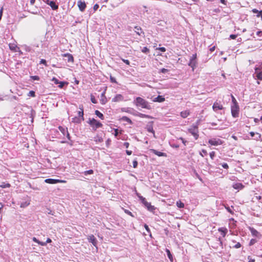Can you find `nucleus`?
<instances>
[{"mask_svg": "<svg viewBox=\"0 0 262 262\" xmlns=\"http://www.w3.org/2000/svg\"><path fill=\"white\" fill-rule=\"evenodd\" d=\"M133 103L138 108L141 107L142 108H145L148 110L152 109V107L150 103L145 99L140 97H136L134 100Z\"/></svg>", "mask_w": 262, "mask_h": 262, "instance_id": "nucleus-1", "label": "nucleus"}, {"mask_svg": "<svg viewBox=\"0 0 262 262\" xmlns=\"http://www.w3.org/2000/svg\"><path fill=\"white\" fill-rule=\"evenodd\" d=\"M188 131L194 137L195 140L199 138V135L198 123L193 124L188 129Z\"/></svg>", "mask_w": 262, "mask_h": 262, "instance_id": "nucleus-2", "label": "nucleus"}, {"mask_svg": "<svg viewBox=\"0 0 262 262\" xmlns=\"http://www.w3.org/2000/svg\"><path fill=\"white\" fill-rule=\"evenodd\" d=\"M188 64L189 67H190L192 68L193 71L198 66L196 53L192 54V55L190 57L189 62L188 63Z\"/></svg>", "mask_w": 262, "mask_h": 262, "instance_id": "nucleus-3", "label": "nucleus"}, {"mask_svg": "<svg viewBox=\"0 0 262 262\" xmlns=\"http://www.w3.org/2000/svg\"><path fill=\"white\" fill-rule=\"evenodd\" d=\"M88 123L91 125L93 128V129L94 130H96L97 128L102 126V124L94 118H90Z\"/></svg>", "mask_w": 262, "mask_h": 262, "instance_id": "nucleus-4", "label": "nucleus"}, {"mask_svg": "<svg viewBox=\"0 0 262 262\" xmlns=\"http://www.w3.org/2000/svg\"><path fill=\"white\" fill-rule=\"evenodd\" d=\"M231 114L233 117L236 118L239 115V106L238 104L231 105Z\"/></svg>", "mask_w": 262, "mask_h": 262, "instance_id": "nucleus-5", "label": "nucleus"}, {"mask_svg": "<svg viewBox=\"0 0 262 262\" xmlns=\"http://www.w3.org/2000/svg\"><path fill=\"white\" fill-rule=\"evenodd\" d=\"M208 143L211 145L217 146L222 145L223 141L220 139L213 138L209 140Z\"/></svg>", "mask_w": 262, "mask_h": 262, "instance_id": "nucleus-6", "label": "nucleus"}, {"mask_svg": "<svg viewBox=\"0 0 262 262\" xmlns=\"http://www.w3.org/2000/svg\"><path fill=\"white\" fill-rule=\"evenodd\" d=\"M43 1L49 5L53 10H56L58 9V5L55 1H50L49 0H43Z\"/></svg>", "mask_w": 262, "mask_h": 262, "instance_id": "nucleus-7", "label": "nucleus"}, {"mask_svg": "<svg viewBox=\"0 0 262 262\" xmlns=\"http://www.w3.org/2000/svg\"><path fill=\"white\" fill-rule=\"evenodd\" d=\"M79 108L80 109V111L78 112V116L80 118H77L76 117L74 119H75V120L74 121V122H75L76 123H80L81 121L84 120L83 110L82 106H81V107H80V106Z\"/></svg>", "mask_w": 262, "mask_h": 262, "instance_id": "nucleus-8", "label": "nucleus"}, {"mask_svg": "<svg viewBox=\"0 0 262 262\" xmlns=\"http://www.w3.org/2000/svg\"><path fill=\"white\" fill-rule=\"evenodd\" d=\"M77 5L79 10L81 12H83L85 10L86 7L85 2L82 1L81 0H79L78 1Z\"/></svg>", "mask_w": 262, "mask_h": 262, "instance_id": "nucleus-9", "label": "nucleus"}, {"mask_svg": "<svg viewBox=\"0 0 262 262\" xmlns=\"http://www.w3.org/2000/svg\"><path fill=\"white\" fill-rule=\"evenodd\" d=\"M212 108L214 112H217L218 110H223L224 107L220 102L215 101L213 104Z\"/></svg>", "mask_w": 262, "mask_h": 262, "instance_id": "nucleus-10", "label": "nucleus"}, {"mask_svg": "<svg viewBox=\"0 0 262 262\" xmlns=\"http://www.w3.org/2000/svg\"><path fill=\"white\" fill-rule=\"evenodd\" d=\"M88 239L89 242L90 243H91L94 246H97V240L93 235L89 236L88 238Z\"/></svg>", "mask_w": 262, "mask_h": 262, "instance_id": "nucleus-11", "label": "nucleus"}, {"mask_svg": "<svg viewBox=\"0 0 262 262\" xmlns=\"http://www.w3.org/2000/svg\"><path fill=\"white\" fill-rule=\"evenodd\" d=\"M153 122L150 121L148 123V124L146 125V129L148 132L152 133L155 136V132L153 129Z\"/></svg>", "mask_w": 262, "mask_h": 262, "instance_id": "nucleus-12", "label": "nucleus"}, {"mask_svg": "<svg viewBox=\"0 0 262 262\" xmlns=\"http://www.w3.org/2000/svg\"><path fill=\"white\" fill-rule=\"evenodd\" d=\"M150 151L151 153L154 154L155 155H156L159 157H166V156H167L166 153L159 151L154 149H151L150 150Z\"/></svg>", "mask_w": 262, "mask_h": 262, "instance_id": "nucleus-13", "label": "nucleus"}, {"mask_svg": "<svg viewBox=\"0 0 262 262\" xmlns=\"http://www.w3.org/2000/svg\"><path fill=\"white\" fill-rule=\"evenodd\" d=\"M123 99L124 97L121 94H117L113 98L112 101L113 102H119L123 101Z\"/></svg>", "mask_w": 262, "mask_h": 262, "instance_id": "nucleus-14", "label": "nucleus"}, {"mask_svg": "<svg viewBox=\"0 0 262 262\" xmlns=\"http://www.w3.org/2000/svg\"><path fill=\"white\" fill-rule=\"evenodd\" d=\"M133 115L134 116H138L140 118H148V119L152 118L150 116H149L148 115L144 114L138 112L137 111H136L135 113L133 114Z\"/></svg>", "mask_w": 262, "mask_h": 262, "instance_id": "nucleus-15", "label": "nucleus"}, {"mask_svg": "<svg viewBox=\"0 0 262 262\" xmlns=\"http://www.w3.org/2000/svg\"><path fill=\"white\" fill-rule=\"evenodd\" d=\"M62 56L64 57H66L67 59H66V60H67L68 62H73L74 61V58L72 54L70 53H65L62 55Z\"/></svg>", "mask_w": 262, "mask_h": 262, "instance_id": "nucleus-16", "label": "nucleus"}, {"mask_svg": "<svg viewBox=\"0 0 262 262\" xmlns=\"http://www.w3.org/2000/svg\"><path fill=\"white\" fill-rule=\"evenodd\" d=\"M262 70L260 68L255 69V73L256 74V77L259 80H262Z\"/></svg>", "mask_w": 262, "mask_h": 262, "instance_id": "nucleus-17", "label": "nucleus"}, {"mask_svg": "<svg viewBox=\"0 0 262 262\" xmlns=\"http://www.w3.org/2000/svg\"><path fill=\"white\" fill-rule=\"evenodd\" d=\"M45 182L47 183L54 184H56L58 182H60V181L57 179H47L45 180Z\"/></svg>", "mask_w": 262, "mask_h": 262, "instance_id": "nucleus-18", "label": "nucleus"}, {"mask_svg": "<svg viewBox=\"0 0 262 262\" xmlns=\"http://www.w3.org/2000/svg\"><path fill=\"white\" fill-rule=\"evenodd\" d=\"M121 111L122 112H126V113H130V114H133H133H135V112H136V111L135 110H134L132 108H130V107L122 108H121Z\"/></svg>", "mask_w": 262, "mask_h": 262, "instance_id": "nucleus-19", "label": "nucleus"}, {"mask_svg": "<svg viewBox=\"0 0 262 262\" xmlns=\"http://www.w3.org/2000/svg\"><path fill=\"white\" fill-rule=\"evenodd\" d=\"M152 100L154 102H162L165 101V98L163 96L159 95Z\"/></svg>", "mask_w": 262, "mask_h": 262, "instance_id": "nucleus-20", "label": "nucleus"}, {"mask_svg": "<svg viewBox=\"0 0 262 262\" xmlns=\"http://www.w3.org/2000/svg\"><path fill=\"white\" fill-rule=\"evenodd\" d=\"M249 134L252 138H254V139L257 140H258L261 137L260 134L253 132H250Z\"/></svg>", "mask_w": 262, "mask_h": 262, "instance_id": "nucleus-21", "label": "nucleus"}, {"mask_svg": "<svg viewBox=\"0 0 262 262\" xmlns=\"http://www.w3.org/2000/svg\"><path fill=\"white\" fill-rule=\"evenodd\" d=\"M249 229L252 235L254 236L258 237L260 234V233L256 229L252 227H250Z\"/></svg>", "mask_w": 262, "mask_h": 262, "instance_id": "nucleus-22", "label": "nucleus"}, {"mask_svg": "<svg viewBox=\"0 0 262 262\" xmlns=\"http://www.w3.org/2000/svg\"><path fill=\"white\" fill-rule=\"evenodd\" d=\"M190 115L189 110L184 111L181 112L180 115L183 118H187Z\"/></svg>", "mask_w": 262, "mask_h": 262, "instance_id": "nucleus-23", "label": "nucleus"}, {"mask_svg": "<svg viewBox=\"0 0 262 262\" xmlns=\"http://www.w3.org/2000/svg\"><path fill=\"white\" fill-rule=\"evenodd\" d=\"M218 231L221 233L223 237H225L227 233L228 230L226 228L222 227L219 228Z\"/></svg>", "mask_w": 262, "mask_h": 262, "instance_id": "nucleus-24", "label": "nucleus"}, {"mask_svg": "<svg viewBox=\"0 0 262 262\" xmlns=\"http://www.w3.org/2000/svg\"><path fill=\"white\" fill-rule=\"evenodd\" d=\"M59 130L61 132L63 135L65 136L66 134L68 132V128L66 127H63L61 126H59L58 127Z\"/></svg>", "mask_w": 262, "mask_h": 262, "instance_id": "nucleus-25", "label": "nucleus"}, {"mask_svg": "<svg viewBox=\"0 0 262 262\" xmlns=\"http://www.w3.org/2000/svg\"><path fill=\"white\" fill-rule=\"evenodd\" d=\"M135 32L139 35H142L144 34V32L142 31V29L140 27L136 26L135 27Z\"/></svg>", "mask_w": 262, "mask_h": 262, "instance_id": "nucleus-26", "label": "nucleus"}, {"mask_svg": "<svg viewBox=\"0 0 262 262\" xmlns=\"http://www.w3.org/2000/svg\"><path fill=\"white\" fill-rule=\"evenodd\" d=\"M165 251L167 253V256L169 258L170 261L171 262H173V256H172V254L171 253L170 250L168 249H166Z\"/></svg>", "mask_w": 262, "mask_h": 262, "instance_id": "nucleus-27", "label": "nucleus"}, {"mask_svg": "<svg viewBox=\"0 0 262 262\" xmlns=\"http://www.w3.org/2000/svg\"><path fill=\"white\" fill-rule=\"evenodd\" d=\"M121 120L122 121L127 122L128 123H129L130 125H132L133 124V122H132V121L129 118H128L126 116H123L121 118Z\"/></svg>", "mask_w": 262, "mask_h": 262, "instance_id": "nucleus-28", "label": "nucleus"}, {"mask_svg": "<svg viewBox=\"0 0 262 262\" xmlns=\"http://www.w3.org/2000/svg\"><path fill=\"white\" fill-rule=\"evenodd\" d=\"M244 186L242 183H236L233 185V188L235 189H242Z\"/></svg>", "mask_w": 262, "mask_h": 262, "instance_id": "nucleus-29", "label": "nucleus"}, {"mask_svg": "<svg viewBox=\"0 0 262 262\" xmlns=\"http://www.w3.org/2000/svg\"><path fill=\"white\" fill-rule=\"evenodd\" d=\"M95 114L96 115H97L99 118H100L101 119L103 120L104 119V116L99 111L96 110L95 112Z\"/></svg>", "mask_w": 262, "mask_h": 262, "instance_id": "nucleus-30", "label": "nucleus"}, {"mask_svg": "<svg viewBox=\"0 0 262 262\" xmlns=\"http://www.w3.org/2000/svg\"><path fill=\"white\" fill-rule=\"evenodd\" d=\"M11 186L10 184L8 183L2 182L0 185V187L3 188H9Z\"/></svg>", "mask_w": 262, "mask_h": 262, "instance_id": "nucleus-31", "label": "nucleus"}, {"mask_svg": "<svg viewBox=\"0 0 262 262\" xmlns=\"http://www.w3.org/2000/svg\"><path fill=\"white\" fill-rule=\"evenodd\" d=\"M177 206L179 208H183L184 207V204L181 201H178L176 203Z\"/></svg>", "mask_w": 262, "mask_h": 262, "instance_id": "nucleus-32", "label": "nucleus"}, {"mask_svg": "<svg viewBox=\"0 0 262 262\" xmlns=\"http://www.w3.org/2000/svg\"><path fill=\"white\" fill-rule=\"evenodd\" d=\"M58 84V87L60 89H62L64 87V85H68V83L66 81H59V83Z\"/></svg>", "mask_w": 262, "mask_h": 262, "instance_id": "nucleus-33", "label": "nucleus"}, {"mask_svg": "<svg viewBox=\"0 0 262 262\" xmlns=\"http://www.w3.org/2000/svg\"><path fill=\"white\" fill-rule=\"evenodd\" d=\"M141 51H142V52H143L144 53L148 54L149 53V49L148 48H147L146 47H144L141 50Z\"/></svg>", "mask_w": 262, "mask_h": 262, "instance_id": "nucleus-34", "label": "nucleus"}, {"mask_svg": "<svg viewBox=\"0 0 262 262\" xmlns=\"http://www.w3.org/2000/svg\"><path fill=\"white\" fill-rule=\"evenodd\" d=\"M94 173V171L92 169H90L89 170H86L84 171L83 174L85 176H87L88 174H92Z\"/></svg>", "mask_w": 262, "mask_h": 262, "instance_id": "nucleus-35", "label": "nucleus"}, {"mask_svg": "<svg viewBox=\"0 0 262 262\" xmlns=\"http://www.w3.org/2000/svg\"><path fill=\"white\" fill-rule=\"evenodd\" d=\"M91 101H92V103H93L94 104H96L97 103V100L96 99L95 97L93 95H91Z\"/></svg>", "mask_w": 262, "mask_h": 262, "instance_id": "nucleus-36", "label": "nucleus"}, {"mask_svg": "<svg viewBox=\"0 0 262 262\" xmlns=\"http://www.w3.org/2000/svg\"><path fill=\"white\" fill-rule=\"evenodd\" d=\"M156 209V207L154 206H152L151 205V204H149V208H148V210L154 212V210Z\"/></svg>", "mask_w": 262, "mask_h": 262, "instance_id": "nucleus-37", "label": "nucleus"}, {"mask_svg": "<svg viewBox=\"0 0 262 262\" xmlns=\"http://www.w3.org/2000/svg\"><path fill=\"white\" fill-rule=\"evenodd\" d=\"M28 96L34 97H35V93L33 91H30L28 95Z\"/></svg>", "mask_w": 262, "mask_h": 262, "instance_id": "nucleus-38", "label": "nucleus"}, {"mask_svg": "<svg viewBox=\"0 0 262 262\" xmlns=\"http://www.w3.org/2000/svg\"><path fill=\"white\" fill-rule=\"evenodd\" d=\"M231 98H232V105L238 104V103L236 101L235 98H234V97L232 95H231Z\"/></svg>", "mask_w": 262, "mask_h": 262, "instance_id": "nucleus-39", "label": "nucleus"}, {"mask_svg": "<svg viewBox=\"0 0 262 262\" xmlns=\"http://www.w3.org/2000/svg\"><path fill=\"white\" fill-rule=\"evenodd\" d=\"M107 100H106V98L105 97H104V98H101V100H100V102H101V103L102 104H104L106 103Z\"/></svg>", "mask_w": 262, "mask_h": 262, "instance_id": "nucleus-40", "label": "nucleus"}, {"mask_svg": "<svg viewBox=\"0 0 262 262\" xmlns=\"http://www.w3.org/2000/svg\"><path fill=\"white\" fill-rule=\"evenodd\" d=\"M52 81L54 82L55 84H58L59 83V81L55 77H53Z\"/></svg>", "mask_w": 262, "mask_h": 262, "instance_id": "nucleus-41", "label": "nucleus"}, {"mask_svg": "<svg viewBox=\"0 0 262 262\" xmlns=\"http://www.w3.org/2000/svg\"><path fill=\"white\" fill-rule=\"evenodd\" d=\"M168 69H165V68H162L160 70L159 73H167L168 72Z\"/></svg>", "mask_w": 262, "mask_h": 262, "instance_id": "nucleus-42", "label": "nucleus"}, {"mask_svg": "<svg viewBox=\"0 0 262 262\" xmlns=\"http://www.w3.org/2000/svg\"><path fill=\"white\" fill-rule=\"evenodd\" d=\"M241 247V244L239 243H237L235 245L233 246L232 247L235 249L239 248Z\"/></svg>", "mask_w": 262, "mask_h": 262, "instance_id": "nucleus-43", "label": "nucleus"}, {"mask_svg": "<svg viewBox=\"0 0 262 262\" xmlns=\"http://www.w3.org/2000/svg\"><path fill=\"white\" fill-rule=\"evenodd\" d=\"M70 142H67V141H62L61 142V143H68L69 144H70L71 146H72L73 144V141L71 139V141H69Z\"/></svg>", "mask_w": 262, "mask_h": 262, "instance_id": "nucleus-44", "label": "nucleus"}, {"mask_svg": "<svg viewBox=\"0 0 262 262\" xmlns=\"http://www.w3.org/2000/svg\"><path fill=\"white\" fill-rule=\"evenodd\" d=\"M31 78L34 80H39V77L38 76H31Z\"/></svg>", "mask_w": 262, "mask_h": 262, "instance_id": "nucleus-45", "label": "nucleus"}, {"mask_svg": "<svg viewBox=\"0 0 262 262\" xmlns=\"http://www.w3.org/2000/svg\"><path fill=\"white\" fill-rule=\"evenodd\" d=\"M179 139L181 140L183 143V144L186 146V143L187 142V141L186 140H185L184 138H183L182 137H180L179 138Z\"/></svg>", "mask_w": 262, "mask_h": 262, "instance_id": "nucleus-46", "label": "nucleus"}, {"mask_svg": "<svg viewBox=\"0 0 262 262\" xmlns=\"http://www.w3.org/2000/svg\"><path fill=\"white\" fill-rule=\"evenodd\" d=\"M133 166L134 168H136L138 166V161L137 160H134L133 162Z\"/></svg>", "mask_w": 262, "mask_h": 262, "instance_id": "nucleus-47", "label": "nucleus"}, {"mask_svg": "<svg viewBox=\"0 0 262 262\" xmlns=\"http://www.w3.org/2000/svg\"><path fill=\"white\" fill-rule=\"evenodd\" d=\"M110 80L113 83H117V81H116L115 78L112 76H110Z\"/></svg>", "mask_w": 262, "mask_h": 262, "instance_id": "nucleus-48", "label": "nucleus"}, {"mask_svg": "<svg viewBox=\"0 0 262 262\" xmlns=\"http://www.w3.org/2000/svg\"><path fill=\"white\" fill-rule=\"evenodd\" d=\"M215 152L214 151H212L210 152L209 155L211 159H213L215 156Z\"/></svg>", "mask_w": 262, "mask_h": 262, "instance_id": "nucleus-49", "label": "nucleus"}, {"mask_svg": "<svg viewBox=\"0 0 262 262\" xmlns=\"http://www.w3.org/2000/svg\"><path fill=\"white\" fill-rule=\"evenodd\" d=\"M171 147L174 148H178L179 147V145L177 144H170Z\"/></svg>", "mask_w": 262, "mask_h": 262, "instance_id": "nucleus-50", "label": "nucleus"}, {"mask_svg": "<svg viewBox=\"0 0 262 262\" xmlns=\"http://www.w3.org/2000/svg\"><path fill=\"white\" fill-rule=\"evenodd\" d=\"M157 50H158L162 52H164L166 51V49L164 47H160V48H157Z\"/></svg>", "mask_w": 262, "mask_h": 262, "instance_id": "nucleus-51", "label": "nucleus"}, {"mask_svg": "<svg viewBox=\"0 0 262 262\" xmlns=\"http://www.w3.org/2000/svg\"><path fill=\"white\" fill-rule=\"evenodd\" d=\"M225 208L229 212H230L231 214H233V211L230 209V208L229 206H225Z\"/></svg>", "mask_w": 262, "mask_h": 262, "instance_id": "nucleus-52", "label": "nucleus"}, {"mask_svg": "<svg viewBox=\"0 0 262 262\" xmlns=\"http://www.w3.org/2000/svg\"><path fill=\"white\" fill-rule=\"evenodd\" d=\"M222 166L225 169H228L229 168L228 165L226 163H223Z\"/></svg>", "mask_w": 262, "mask_h": 262, "instance_id": "nucleus-53", "label": "nucleus"}, {"mask_svg": "<svg viewBox=\"0 0 262 262\" xmlns=\"http://www.w3.org/2000/svg\"><path fill=\"white\" fill-rule=\"evenodd\" d=\"M40 64H43L46 66H47V61L45 59H41V60L40 61Z\"/></svg>", "mask_w": 262, "mask_h": 262, "instance_id": "nucleus-54", "label": "nucleus"}, {"mask_svg": "<svg viewBox=\"0 0 262 262\" xmlns=\"http://www.w3.org/2000/svg\"><path fill=\"white\" fill-rule=\"evenodd\" d=\"M9 47H10V50L12 51H15V49H16V48H17V47L15 45H11V46H10Z\"/></svg>", "mask_w": 262, "mask_h": 262, "instance_id": "nucleus-55", "label": "nucleus"}, {"mask_svg": "<svg viewBox=\"0 0 262 262\" xmlns=\"http://www.w3.org/2000/svg\"><path fill=\"white\" fill-rule=\"evenodd\" d=\"M142 203L144 204L145 207H146L147 205H149V204H150V203L147 202L146 201V199H145V201H142Z\"/></svg>", "mask_w": 262, "mask_h": 262, "instance_id": "nucleus-56", "label": "nucleus"}, {"mask_svg": "<svg viewBox=\"0 0 262 262\" xmlns=\"http://www.w3.org/2000/svg\"><path fill=\"white\" fill-rule=\"evenodd\" d=\"M256 242V240L254 239H251L250 243H249V245L250 246H252Z\"/></svg>", "mask_w": 262, "mask_h": 262, "instance_id": "nucleus-57", "label": "nucleus"}, {"mask_svg": "<svg viewBox=\"0 0 262 262\" xmlns=\"http://www.w3.org/2000/svg\"><path fill=\"white\" fill-rule=\"evenodd\" d=\"M124 211H125V212L126 214H128V215H130V216H133V217L134 216V215H133L132 213L130 211H129V210H125Z\"/></svg>", "mask_w": 262, "mask_h": 262, "instance_id": "nucleus-58", "label": "nucleus"}, {"mask_svg": "<svg viewBox=\"0 0 262 262\" xmlns=\"http://www.w3.org/2000/svg\"><path fill=\"white\" fill-rule=\"evenodd\" d=\"M257 17H260L262 20V10L260 11L258 14L256 15Z\"/></svg>", "mask_w": 262, "mask_h": 262, "instance_id": "nucleus-59", "label": "nucleus"}, {"mask_svg": "<svg viewBox=\"0 0 262 262\" xmlns=\"http://www.w3.org/2000/svg\"><path fill=\"white\" fill-rule=\"evenodd\" d=\"M237 37V35L231 34L230 35V38L232 39H235Z\"/></svg>", "mask_w": 262, "mask_h": 262, "instance_id": "nucleus-60", "label": "nucleus"}, {"mask_svg": "<svg viewBox=\"0 0 262 262\" xmlns=\"http://www.w3.org/2000/svg\"><path fill=\"white\" fill-rule=\"evenodd\" d=\"M122 60L126 64H127V65H129L130 64V62H129V61L128 60L124 59H122Z\"/></svg>", "mask_w": 262, "mask_h": 262, "instance_id": "nucleus-61", "label": "nucleus"}, {"mask_svg": "<svg viewBox=\"0 0 262 262\" xmlns=\"http://www.w3.org/2000/svg\"><path fill=\"white\" fill-rule=\"evenodd\" d=\"M248 262H255V259L252 258L250 256L248 257Z\"/></svg>", "mask_w": 262, "mask_h": 262, "instance_id": "nucleus-62", "label": "nucleus"}, {"mask_svg": "<svg viewBox=\"0 0 262 262\" xmlns=\"http://www.w3.org/2000/svg\"><path fill=\"white\" fill-rule=\"evenodd\" d=\"M65 136H66L67 138L69 141H71V138L68 132L66 134Z\"/></svg>", "mask_w": 262, "mask_h": 262, "instance_id": "nucleus-63", "label": "nucleus"}, {"mask_svg": "<svg viewBox=\"0 0 262 262\" xmlns=\"http://www.w3.org/2000/svg\"><path fill=\"white\" fill-rule=\"evenodd\" d=\"M123 145L126 148H127L129 147V143L128 142H124Z\"/></svg>", "mask_w": 262, "mask_h": 262, "instance_id": "nucleus-64", "label": "nucleus"}]
</instances>
